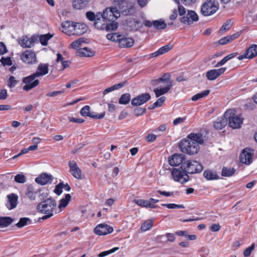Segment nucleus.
<instances>
[{
    "instance_id": "f257e3e1",
    "label": "nucleus",
    "mask_w": 257,
    "mask_h": 257,
    "mask_svg": "<svg viewBox=\"0 0 257 257\" xmlns=\"http://www.w3.org/2000/svg\"><path fill=\"white\" fill-rule=\"evenodd\" d=\"M56 201L54 199L49 198L39 203L37 208L40 212L45 214L42 218L46 219L53 215V212L56 209Z\"/></svg>"
},
{
    "instance_id": "f03ea898",
    "label": "nucleus",
    "mask_w": 257,
    "mask_h": 257,
    "mask_svg": "<svg viewBox=\"0 0 257 257\" xmlns=\"http://www.w3.org/2000/svg\"><path fill=\"white\" fill-rule=\"evenodd\" d=\"M112 1L124 16L133 15L136 12L135 3L132 1L128 0H112Z\"/></svg>"
},
{
    "instance_id": "7ed1b4c3",
    "label": "nucleus",
    "mask_w": 257,
    "mask_h": 257,
    "mask_svg": "<svg viewBox=\"0 0 257 257\" xmlns=\"http://www.w3.org/2000/svg\"><path fill=\"white\" fill-rule=\"evenodd\" d=\"M224 117L228 121V125L233 129L240 128L243 123V118L240 115H236V110L234 109L227 110Z\"/></svg>"
},
{
    "instance_id": "20e7f679",
    "label": "nucleus",
    "mask_w": 257,
    "mask_h": 257,
    "mask_svg": "<svg viewBox=\"0 0 257 257\" xmlns=\"http://www.w3.org/2000/svg\"><path fill=\"white\" fill-rule=\"evenodd\" d=\"M103 19L105 20L110 25H114L116 30L118 28L116 20L120 17V12L116 7L106 8L101 14Z\"/></svg>"
},
{
    "instance_id": "39448f33",
    "label": "nucleus",
    "mask_w": 257,
    "mask_h": 257,
    "mask_svg": "<svg viewBox=\"0 0 257 257\" xmlns=\"http://www.w3.org/2000/svg\"><path fill=\"white\" fill-rule=\"evenodd\" d=\"M179 147L183 153L189 155L197 154L200 148L197 143H194L187 138L182 140L179 142Z\"/></svg>"
},
{
    "instance_id": "423d86ee",
    "label": "nucleus",
    "mask_w": 257,
    "mask_h": 257,
    "mask_svg": "<svg viewBox=\"0 0 257 257\" xmlns=\"http://www.w3.org/2000/svg\"><path fill=\"white\" fill-rule=\"evenodd\" d=\"M181 168L184 169L188 175V174L199 173L202 172L203 167L200 162L193 160H189L185 161L181 166Z\"/></svg>"
},
{
    "instance_id": "0eeeda50",
    "label": "nucleus",
    "mask_w": 257,
    "mask_h": 257,
    "mask_svg": "<svg viewBox=\"0 0 257 257\" xmlns=\"http://www.w3.org/2000/svg\"><path fill=\"white\" fill-rule=\"evenodd\" d=\"M219 9V4L215 0H206L201 6V13L204 16H210Z\"/></svg>"
},
{
    "instance_id": "6e6552de",
    "label": "nucleus",
    "mask_w": 257,
    "mask_h": 257,
    "mask_svg": "<svg viewBox=\"0 0 257 257\" xmlns=\"http://www.w3.org/2000/svg\"><path fill=\"white\" fill-rule=\"evenodd\" d=\"M172 178L175 182L184 184L189 180L190 177L184 169L173 168L170 169Z\"/></svg>"
},
{
    "instance_id": "1a4fd4ad",
    "label": "nucleus",
    "mask_w": 257,
    "mask_h": 257,
    "mask_svg": "<svg viewBox=\"0 0 257 257\" xmlns=\"http://www.w3.org/2000/svg\"><path fill=\"white\" fill-rule=\"evenodd\" d=\"M97 18L94 22V26L95 28L99 30H105L106 31H114L116 30V26L114 25H110L103 19L101 13L96 14Z\"/></svg>"
},
{
    "instance_id": "9d476101",
    "label": "nucleus",
    "mask_w": 257,
    "mask_h": 257,
    "mask_svg": "<svg viewBox=\"0 0 257 257\" xmlns=\"http://www.w3.org/2000/svg\"><path fill=\"white\" fill-rule=\"evenodd\" d=\"M37 77L32 74L29 76L24 77L22 80L23 83L25 85L23 87V89L25 91H28L37 87L40 83L38 79H36Z\"/></svg>"
},
{
    "instance_id": "9b49d317",
    "label": "nucleus",
    "mask_w": 257,
    "mask_h": 257,
    "mask_svg": "<svg viewBox=\"0 0 257 257\" xmlns=\"http://www.w3.org/2000/svg\"><path fill=\"white\" fill-rule=\"evenodd\" d=\"M21 60L26 64L33 65L37 62V56L35 52L32 50H26L20 55Z\"/></svg>"
},
{
    "instance_id": "f8f14e48",
    "label": "nucleus",
    "mask_w": 257,
    "mask_h": 257,
    "mask_svg": "<svg viewBox=\"0 0 257 257\" xmlns=\"http://www.w3.org/2000/svg\"><path fill=\"white\" fill-rule=\"evenodd\" d=\"M253 154L254 150L253 149L248 148L244 149L240 154V162L246 165H249L252 161Z\"/></svg>"
},
{
    "instance_id": "ddd939ff",
    "label": "nucleus",
    "mask_w": 257,
    "mask_h": 257,
    "mask_svg": "<svg viewBox=\"0 0 257 257\" xmlns=\"http://www.w3.org/2000/svg\"><path fill=\"white\" fill-rule=\"evenodd\" d=\"M257 56V45L251 44L247 48L244 53L237 57L239 60L244 59H251Z\"/></svg>"
},
{
    "instance_id": "4468645a",
    "label": "nucleus",
    "mask_w": 257,
    "mask_h": 257,
    "mask_svg": "<svg viewBox=\"0 0 257 257\" xmlns=\"http://www.w3.org/2000/svg\"><path fill=\"white\" fill-rule=\"evenodd\" d=\"M68 165L70 169L69 172L74 178L78 180L83 179L82 171L76 161H70L68 162Z\"/></svg>"
},
{
    "instance_id": "2eb2a0df",
    "label": "nucleus",
    "mask_w": 257,
    "mask_h": 257,
    "mask_svg": "<svg viewBox=\"0 0 257 257\" xmlns=\"http://www.w3.org/2000/svg\"><path fill=\"white\" fill-rule=\"evenodd\" d=\"M226 67H221L219 69H211L206 73L208 80L212 81L217 79L219 76L223 74L226 70Z\"/></svg>"
},
{
    "instance_id": "dca6fc26",
    "label": "nucleus",
    "mask_w": 257,
    "mask_h": 257,
    "mask_svg": "<svg viewBox=\"0 0 257 257\" xmlns=\"http://www.w3.org/2000/svg\"><path fill=\"white\" fill-rule=\"evenodd\" d=\"M125 24L131 31H137L143 27L141 21L133 18L126 20Z\"/></svg>"
},
{
    "instance_id": "f3484780",
    "label": "nucleus",
    "mask_w": 257,
    "mask_h": 257,
    "mask_svg": "<svg viewBox=\"0 0 257 257\" xmlns=\"http://www.w3.org/2000/svg\"><path fill=\"white\" fill-rule=\"evenodd\" d=\"M113 231L112 227L103 224L97 225L94 229V232L98 235H104L111 233Z\"/></svg>"
},
{
    "instance_id": "a211bd4d",
    "label": "nucleus",
    "mask_w": 257,
    "mask_h": 257,
    "mask_svg": "<svg viewBox=\"0 0 257 257\" xmlns=\"http://www.w3.org/2000/svg\"><path fill=\"white\" fill-rule=\"evenodd\" d=\"M151 98L148 93H143L132 99L131 103L133 106H140L147 102Z\"/></svg>"
},
{
    "instance_id": "6ab92c4d",
    "label": "nucleus",
    "mask_w": 257,
    "mask_h": 257,
    "mask_svg": "<svg viewBox=\"0 0 257 257\" xmlns=\"http://www.w3.org/2000/svg\"><path fill=\"white\" fill-rule=\"evenodd\" d=\"M185 159V155L180 154H174L168 159L169 164L172 166H178L184 163Z\"/></svg>"
},
{
    "instance_id": "aec40b11",
    "label": "nucleus",
    "mask_w": 257,
    "mask_h": 257,
    "mask_svg": "<svg viewBox=\"0 0 257 257\" xmlns=\"http://www.w3.org/2000/svg\"><path fill=\"white\" fill-rule=\"evenodd\" d=\"M197 14L193 11H188L186 16H184L181 19V22L184 24L190 25L193 22L198 21Z\"/></svg>"
},
{
    "instance_id": "412c9836",
    "label": "nucleus",
    "mask_w": 257,
    "mask_h": 257,
    "mask_svg": "<svg viewBox=\"0 0 257 257\" xmlns=\"http://www.w3.org/2000/svg\"><path fill=\"white\" fill-rule=\"evenodd\" d=\"M171 76L170 73H166L164 74L161 77L158 79L152 80L151 81V84L153 86H158L161 83L163 84H170L171 82L173 83L172 81L171 80Z\"/></svg>"
},
{
    "instance_id": "4be33fe9",
    "label": "nucleus",
    "mask_w": 257,
    "mask_h": 257,
    "mask_svg": "<svg viewBox=\"0 0 257 257\" xmlns=\"http://www.w3.org/2000/svg\"><path fill=\"white\" fill-rule=\"evenodd\" d=\"M53 176L47 173H42L35 179V181L41 185H45L51 183Z\"/></svg>"
},
{
    "instance_id": "5701e85b",
    "label": "nucleus",
    "mask_w": 257,
    "mask_h": 257,
    "mask_svg": "<svg viewBox=\"0 0 257 257\" xmlns=\"http://www.w3.org/2000/svg\"><path fill=\"white\" fill-rule=\"evenodd\" d=\"M74 23L72 21H65L61 24L62 31L68 36L73 35Z\"/></svg>"
},
{
    "instance_id": "b1692460",
    "label": "nucleus",
    "mask_w": 257,
    "mask_h": 257,
    "mask_svg": "<svg viewBox=\"0 0 257 257\" xmlns=\"http://www.w3.org/2000/svg\"><path fill=\"white\" fill-rule=\"evenodd\" d=\"M119 46L121 48L132 47L134 44V40L132 38L126 37L121 35V37L118 42Z\"/></svg>"
},
{
    "instance_id": "393cba45",
    "label": "nucleus",
    "mask_w": 257,
    "mask_h": 257,
    "mask_svg": "<svg viewBox=\"0 0 257 257\" xmlns=\"http://www.w3.org/2000/svg\"><path fill=\"white\" fill-rule=\"evenodd\" d=\"M73 35L80 36L86 33L88 30L87 26L84 23H74Z\"/></svg>"
},
{
    "instance_id": "a878e982",
    "label": "nucleus",
    "mask_w": 257,
    "mask_h": 257,
    "mask_svg": "<svg viewBox=\"0 0 257 257\" xmlns=\"http://www.w3.org/2000/svg\"><path fill=\"white\" fill-rule=\"evenodd\" d=\"M49 72V64L48 63H40L39 64L34 75L39 77L47 74Z\"/></svg>"
},
{
    "instance_id": "bb28decb",
    "label": "nucleus",
    "mask_w": 257,
    "mask_h": 257,
    "mask_svg": "<svg viewBox=\"0 0 257 257\" xmlns=\"http://www.w3.org/2000/svg\"><path fill=\"white\" fill-rule=\"evenodd\" d=\"M241 34V32H237L234 34H233L229 36H227L226 37H224L223 38H222L218 41V43L220 45H223L226 44L236 39V38H238Z\"/></svg>"
},
{
    "instance_id": "cd10ccee",
    "label": "nucleus",
    "mask_w": 257,
    "mask_h": 257,
    "mask_svg": "<svg viewBox=\"0 0 257 257\" xmlns=\"http://www.w3.org/2000/svg\"><path fill=\"white\" fill-rule=\"evenodd\" d=\"M8 202L6 204L7 208L10 209L15 208L18 204V196L14 193L8 195Z\"/></svg>"
},
{
    "instance_id": "c85d7f7f",
    "label": "nucleus",
    "mask_w": 257,
    "mask_h": 257,
    "mask_svg": "<svg viewBox=\"0 0 257 257\" xmlns=\"http://www.w3.org/2000/svg\"><path fill=\"white\" fill-rule=\"evenodd\" d=\"M35 41V39L34 36L30 38L26 36L20 40L19 43L23 48H30Z\"/></svg>"
},
{
    "instance_id": "c756f323",
    "label": "nucleus",
    "mask_w": 257,
    "mask_h": 257,
    "mask_svg": "<svg viewBox=\"0 0 257 257\" xmlns=\"http://www.w3.org/2000/svg\"><path fill=\"white\" fill-rule=\"evenodd\" d=\"M187 138L194 143H197L198 146L203 144L204 143V139L201 134L191 133L187 136Z\"/></svg>"
},
{
    "instance_id": "7c9ffc66",
    "label": "nucleus",
    "mask_w": 257,
    "mask_h": 257,
    "mask_svg": "<svg viewBox=\"0 0 257 257\" xmlns=\"http://www.w3.org/2000/svg\"><path fill=\"white\" fill-rule=\"evenodd\" d=\"M173 48V45L169 44L160 48L157 51L152 53L151 55L152 57H156L164 54Z\"/></svg>"
},
{
    "instance_id": "2f4dec72",
    "label": "nucleus",
    "mask_w": 257,
    "mask_h": 257,
    "mask_svg": "<svg viewBox=\"0 0 257 257\" xmlns=\"http://www.w3.org/2000/svg\"><path fill=\"white\" fill-rule=\"evenodd\" d=\"M203 176L207 180H217L219 178V176L215 171L207 169L203 172Z\"/></svg>"
},
{
    "instance_id": "473e14b6",
    "label": "nucleus",
    "mask_w": 257,
    "mask_h": 257,
    "mask_svg": "<svg viewBox=\"0 0 257 257\" xmlns=\"http://www.w3.org/2000/svg\"><path fill=\"white\" fill-rule=\"evenodd\" d=\"M173 85V83L170 82V84H167L164 87L154 89V92L156 95V96L158 97L163 94H166L171 89Z\"/></svg>"
},
{
    "instance_id": "72a5a7b5",
    "label": "nucleus",
    "mask_w": 257,
    "mask_h": 257,
    "mask_svg": "<svg viewBox=\"0 0 257 257\" xmlns=\"http://www.w3.org/2000/svg\"><path fill=\"white\" fill-rule=\"evenodd\" d=\"M77 54L81 57H92L95 55V52L87 47H85L78 49Z\"/></svg>"
},
{
    "instance_id": "f704fd0d",
    "label": "nucleus",
    "mask_w": 257,
    "mask_h": 257,
    "mask_svg": "<svg viewBox=\"0 0 257 257\" xmlns=\"http://www.w3.org/2000/svg\"><path fill=\"white\" fill-rule=\"evenodd\" d=\"M37 193V190H36L32 185L28 186L26 195L31 200L33 201L36 199Z\"/></svg>"
},
{
    "instance_id": "c9c22d12",
    "label": "nucleus",
    "mask_w": 257,
    "mask_h": 257,
    "mask_svg": "<svg viewBox=\"0 0 257 257\" xmlns=\"http://www.w3.org/2000/svg\"><path fill=\"white\" fill-rule=\"evenodd\" d=\"M89 0H74L73 7L77 10H81L85 8L88 4Z\"/></svg>"
},
{
    "instance_id": "e433bc0d",
    "label": "nucleus",
    "mask_w": 257,
    "mask_h": 257,
    "mask_svg": "<svg viewBox=\"0 0 257 257\" xmlns=\"http://www.w3.org/2000/svg\"><path fill=\"white\" fill-rule=\"evenodd\" d=\"M227 122V119L224 117L219 118L214 122L213 126L215 129L221 130L226 126Z\"/></svg>"
},
{
    "instance_id": "4c0bfd02",
    "label": "nucleus",
    "mask_w": 257,
    "mask_h": 257,
    "mask_svg": "<svg viewBox=\"0 0 257 257\" xmlns=\"http://www.w3.org/2000/svg\"><path fill=\"white\" fill-rule=\"evenodd\" d=\"M134 202L136 204L142 207L150 208H156L157 207V206H153V204L149 203V200H146L142 199H135Z\"/></svg>"
},
{
    "instance_id": "58836bf2",
    "label": "nucleus",
    "mask_w": 257,
    "mask_h": 257,
    "mask_svg": "<svg viewBox=\"0 0 257 257\" xmlns=\"http://www.w3.org/2000/svg\"><path fill=\"white\" fill-rule=\"evenodd\" d=\"M13 221L14 219L11 217H0V227H7L9 226Z\"/></svg>"
},
{
    "instance_id": "ea45409f",
    "label": "nucleus",
    "mask_w": 257,
    "mask_h": 257,
    "mask_svg": "<svg viewBox=\"0 0 257 257\" xmlns=\"http://www.w3.org/2000/svg\"><path fill=\"white\" fill-rule=\"evenodd\" d=\"M71 198V196L69 194H66L65 195V197L60 199L59 201V204L58 205V207L59 209H61L65 208L69 202L70 201Z\"/></svg>"
},
{
    "instance_id": "a19ab883",
    "label": "nucleus",
    "mask_w": 257,
    "mask_h": 257,
    "mask_svg": "<svg viewBox=\"0 0 257 257\" xmlns=\"http://www.w3.org/2000/svg\"><path fill=\"white\" fill-rule=\"evenodd\" d=\"M237 53H233L227 55L225 57H224L221 60L218 62L214 66L215 67H218L223 65L226 62H227L228 60L234 58L236 56H237Z\"/></svg>"
},
{
    "instance_id": "79ce46f5",
    "label": "nucleus",
    "mask_w": 257,
    "mask_h": 257,
    "mask_svg": "<svg viewBox=\"0 0 257 257\" xmlns=\"http://www.w3.org/2000/svg\"><path fill=\"white\" fill-rule=\"evenodd\" d=\"M126 82V81H123L121 83H118L116 84H114L113 86L105 89L103 92V94L105 95L106 94H107L110 92H111L114 90L118 89L123 87L125 85Z\"/></svg>"
},
{
    "instance_id": "37998d69",
    "label": "nucleus",
    "mask_w": 257,
    "mask_h": 257,
    "mask_svg": "<svg viewBox=\"0 0 257 257\" xmlns=\"http://www.w3.org/2000/svg\"><path fill=\"white\" fill-rule=\"evenodd\" d=\"M53 35L48 33L39 36V41L43 46H47L48 41L53 37Z\"/></svg>"
},
{
    "instance_id": "c03bdc74",
    "label": "nucleus",
    "mask_w": 257,
    "mask_h": 257,
    "mask_svg": "<svg viewBox=\"0 0 257 257\" xmlns=\"http://www.w3.org/2000/svg\"><path fill=\"white\" fill-rule=\"evenodd\" d=\"M153 27L157 30H164L166 28L167 24L162 20L154 21Z\"/></svg>"
},
{
    "instance_id": "a18cd8bd",
    "label": "nucleus",
    "mask_w": 257,
    "mask_h": 257,
    "mask_svg": "<svg viewBox=\"0 0 257 257\" xmlns=\"http://www.w3.org/2000/svg\"><path fill=\"white\" fill-rule=\"evenodd\" d=\"M31 223L32 221L29 218L23 217L20 219L19 221L16 224V226L18 228H22L28 224H30Z\"/></svg>"
},
{
    "instance_id": "49530a36",
    "label": "nucleus",
    "mask_w": 257,
    "mask_h": 257,
    "mask_svg": "<svg viewBox=\"0 0 257 257\" xmlns=\"http://www.w3.org/2000/svg\"><path fill=\"white\" fill-rule=\"evenodd\" d=\"M153 225V220L148 219L145 221L141 225V229L142 231H146L150 229Z\"/></svg>"
},
{
    "instance_id": "de8ad7c7",
    "label": "nucleus",
    "mask_w": 257,
    "mask_h": 257,
    "mask_svg": "<svg viewBox=\"0 0 257 257\" xmlns=\"http://www.w3.org/2000/svg\"><path fill=\"white\" fill-rule=\"evenodd\" d=\"M235 171L234 168L223 167L222 170L221 175L224 177H230L234 174Z\"/></svg>"
},
{
    "instance_id": "09e8293b",
    "label": "nucleus",
    "mask_w": 257,
    "mask_h": 257,
    "mask_svg": "<svg viewBox=\"0 0 257 257\" xmlns=\"http://www.w3.org/2000/svg\"><path fill=\"white\" fill-rule=\"evenodd\" d=\"M209 92V90H205L193 96L192 97V100L194 101H197L198 99L208 95Z\"/></svg>"
},
{
    "instance_id": "8fccbe9b",
    "label": "nucleus",
    "mask_w": 257,
    "mask_h": 257,
    "mask_svg": "<svg viewBox=\"0 0 257 257\" xmlns=\"http://www.w3.org/2000/svg\"><path fill=\"white\" fill-rule=\"evenodd\" d=\"M120 37H121V35L118 34L117 33H109L106 35V38L108 40H110L114 42H118Z\"/></svg>"
},
{
    "instance_id": "3c124183",
    "label": "nucleus",
    "mask_w": 257,
    "mask_h": 257,
    "mask_svg": "<svg viewBox=\"0 0 257 257\" xmlns=\"http://www.w3.org/2000/svg\"><path fill=\"white\" fill-rule=\"evenodd\" d=\"M131 100V95L129 93L123 94L119 99V103L121 104H126L129 103Z\"/></svg>"
},
{
    "instance_id": "603ef678",
    "label": "nucleus",
    "mask_w": 257,
    "mask_h": 257,
    "mask_svg": "<svg viewBox=\"0 0 257 257\" xmlns=\"http://www.w3.org/2000/svg\"><path fill=\"white\" fill-rule=\"evenodd\" d=\"M80 114L83 116H89L92 118L93 116L90 112V107L88 105H85L81 108Z\"/></svg>"
},
{
    "instance_id": "864d4df0",
    "label": "nucleus",
    "mask_w": 257,
    "mask_h": 257,
    "mask_svg": "<svg viewBox=\"0 0 257 257\" xmlns=\"http://www.w3.org/2000/svg\"><path fill=\"white\" fill-rule=\"evenodd\" d=\"M231 20L226 21L225 23H224L223 24V25L220 28V29L219 30V33H220L221 34H222L225 32L229 30L230 28H231Z\"/></svg>"
},
{
    "instance_id": "5fc2aeb1",
    "label": "nucleus",
    "mask_w": 257,
    "mask_h": 257,
    "mask_svg": "<svg viewBox=\"0 0 257 257\" xmlns=\"http://www.w3.org/2000/svg\"><path fill=\"white\" fill-rule=\"evenodd\" d=\"M25 176L22 174H17L15 176V181L19 183H24L26 182Z\"/></svg>"
},
{
    "instance_id": "6e6d98bb",
    "label": "nucleus",
    "mask_w": 257,
    "mask_h": 257,
    "mask_svg": "<svg viewBox=\"0 0 257 257\" xmlns=\"http://www.w3.org/2000/svg\"><path fill=\"white\" fill-rule=\"evenodd\" d=\"M118 249H119V247H115L111 248L110 250L101 252L100 253H99V254L98 255V257H104L109 254H111V253L115 252V251L117 250Z\"/></svg>"
},
{
    "instance_id": "4d7b16f0",
    "label": "nucleus",
    "mask_w": 257,
    "mask_h": 257,
    "mask_svg": "<svg viewBox=\"0 0 257 257\" xmlns=\"http://www.w3.org/2000/svg\"><path fill=\"white\" fill-rule=\"evenodd\" d=\"M162 206L167 207L169 209H175V208H184L185 206L183 204H176L174 203L169 204H162Z\"/></svg>"
},
{
    "instance_id": "13d9d810",
    "label": "nucleus",
    "mask_w": 257,
    "mask_h": 257,
    "mask_svg": "<svg viewBox=\"0 0 257 257\" xmlns=\"http://www.w3.org/2000/svg\"><path fill=\"white\" fill-rule=\"evenodd\" d=\"M0 61L4 66H11L13 64L11 58L9 57H2L0 60Z\"/></svg>"
},
{
    "instance_id": "bf43d9fd",
    "label": "nucleus",
    "mask_w": 257,
    "mask_h": 257,
    "mask_svg": "<svg viewBox=\"0 0 257 257\" xmlns=\"http://www.w3.org/2000/svg\"><path fill=\"white\" fill-rule=\"evenodd\" d=\"M18 82V81L16 80L15 77L11 76L8 81V85L10 88H13L17 84Z\"/></svg>"
},
{
    "instance_id": "052dcab7",
    "label": "nucleus",
    "mask_w": 257,
    "mask_h": 257,
    "mask_svg": "<svg viewBox=\"0 0 257 257\" xmlns=\"http://www.w3.org/2000/svg\"><path fill=\"white\" fill-rule=\"evenodd\" d=\"M146 109L142 107H136L134 109V113L136 116H139L146 112Z\"/></svg>"
},
{
    "instance_id": "680f3d73",
    "label": "nucleus",
    "mask_w": 257,
    "mask_h": 257,
    "mask_svg": "<svg viewBox=\"0 0 257 257\" xmlns=\"http://www.w3.org/2000/svg\"><path fill=\"white\" fill-rule=\"evenodd\" d=\"M255 244L253 243L249 247L246 248L243 251V255L245 257L249 256L252 250L254 249Z\"/></svg>"
},
{
    "instance_id": "e2e57ef3",
    "label": "nucleus",
    "mask_w": 257,
    "mask_h": 257,
    "mask_svg": "<svg viewBox=\"0 0 257 257\" xmlns=\"http://www.w3.org/2000/svg\"><path fill=\"white\" fill-rule=\"evenodd\" d=\"M63 182H60L56 185L54 192L58 195H60L62 193Z\"/></svg>"
},
{
    "instance_id": "0e129e2a",
    "label": "nucleus",
    "mask_w": 257,
    "mask_h": 257,
    "mask_svg": "<svg viewBox=\"0 0 257 257\" xmlns=\"http://www.w3.org/2000/svg\"><path fill=\"white\" fill-rule=\"evenodd\" d=\"M83 42V41L82 40V38H79V39L73 41L71 43V46L72 48L76 49L78 48L79 47H80V46L81 45L82 42Z\"/></svg>"
},
{
    "instance_id": "69168bd1",
    "label": "nucleus",
    "mask_w": 257,
    "mask_h": 257,
    "mask_svg": "<svg viewBox=\"0 0 257 257\" xmlns=\"http://www.w3.org/2000/svg\"><path fill=\"white\" fill-rule=\"evenodd\" d=\"M157 139V136L153 134H149L145 138V140L149 143L155 142Z\"/></svg>"
},
{
    "instance_id": "338daca9",
    "label": "nucleus",
    "mask_w": 257,
    "mask_h": 257,
    "mask_svg": "<svg viewBox=\"0 0 257 257\" xmlns=\"http://www.w3.org/2000/svg\"><path fill=\"white\" fill-rule=\"evenodd\" d=\"M86 17L90 21H95L97 18L96 15L91 11L87 12L86 13Z\"/></svg>"
},
{
    "instance_id": "774afa93",
    "label": "nucleus",
    "mask_w": 257,
    "mask_h": 257,
    "mask_svg": "<svg viewBox=\"0 0 257 257\" xmlns=\"http://www.w3.org/2000/svg\"><path fill=\"white\" fill-rule=\"evenodd\" d=\"M64 90H60V91H54L51 92H49L46 94L47 96L48 97H55L57 96L58 95L64 93Z\"/></svg>"
}]
</instances>
